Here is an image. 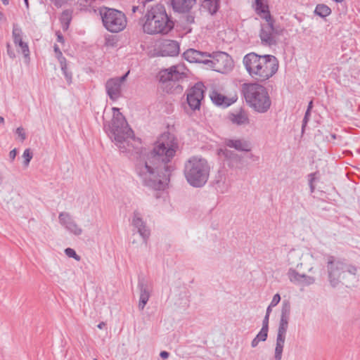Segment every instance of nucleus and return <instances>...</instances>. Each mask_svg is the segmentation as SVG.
<instances>
[{"mask_svg":"<svg viewBox=\"0 0 360 360\" xmlns=\"http://www.w3.org/2000/svg\"><path fill=\"white\" fill-rule=\"evenodd\" d=\"M179 148L177 139L163 133L146 158L136 164V172L143 184L154 190H164L169 181L172 167L168 165Z\"/></svg>","mask_w":360,"mask_h":360,"instance_id":"obj_1","label":"nucleus"},{"mask_svg":"<svg viewBox=\"0 0 360 360\" xmlns=\"http://www.w3.org/2000/svg\"><path fill=\"white\" fill-rule=\"evenodd\" d=\"M113 115L111 122L104 124V129L112 141L122 153H139L141 140L136 139L129 127L124 116L117 108H112Z\"/></svg>","mask_w":360,"mask_h":360,"instance_id":"obj_2","label":"nucleus"},{"mask_svg":"<svg viewBox=\"0 0 360 360\" xmlns=\"http://www.w3.org/2000/svg\"><path fill=\"white\" fill-rule=\"evenodd\" d=\"M243 63L251 78L259 82L268 80L278 69V60L272 55L249 53L243 57Z\"/></svg>","mask_w":360,"mask_h":360,"instance_id":"obj_3","label":"nucleus"},{"mask_svg":"<svg viewBox=\"0 0 360 360\" xmlns=\"http://www.w3.org/2000/svg\"><path fill=\"white\" fill-rule=\"evenodd\" d=\"M143 30L148 34H167L174 26L164 5L157 4L148 9L144 15Z\"/></svg>","mask_w":360,"mask_h":360,"instance_id":"obj_4","label":"nucleus"},{"mask_svg":"<svg viewBox=\"0 0 360 360\" xmlns=\"http://www.w3.org/2000/svg\"><path fill=\"white\" fill-rule=\"evenodd\" d=\"M327 269L329 281L333 287L340 283L350 287L356 280V267L336 259L333 256L328 257Z\"/></svg>","mask_w":360,"mask_h":360,"instance_id":"obj_5","label":"nucleus"},{"mask_svg":"<svg viewBox=\"0 0 360 360\" xmlns=\"http://www.w3.org/2000/svg\"><path fill=\"white\" fill-rule=\"evenodd\" d=\"M241 91L246 103L255 111L264 113L269 110L271 100L264 86L258 83H244L242 84Z\"/></svg>","mask_w":360,"mask_h":360,"instance_id":"obj_6","label":"nucleus"},{"mask_svg":"<svg viewBox=\"0 0 360 360\" xmlns=\"http://www.w3.org/2000/svg\"><path fill=\"white\" fill-rule=\"evenodd\" d=\"M210 172L207 161L193 156L184 164V174L187 182L193 187L201 188L207 183Z\"/></svg>","mask_w":360,"mask_h":360,"instance_id":"obj_7","label":"nucleus"},{"mask_svg":"<svg viewBox=\"0 0 360 360\" xmlns=\"http://www.w3.org/2000/svg\"><path fill=\"white\" fill-rule=\"evenodd\" d=\"M102 22L105 28L110 32L122 31L127 26L125 14L117 9L103 7L100 10Z\"/></svg>","mask_w":360,"mask_h":360,"instance_id":"obj_8","label":"nucleus"},{"mask_svg":"<svg viewBox=\"0 0 360 360\" xmlns=\"http://www.w3.org/2000/svg\"><path fill=\"white\" fill-rule=\"evenodd\" d=\"M206 65L216 72L225 74L230 72L234 65L231 57L229 54L219 51L210 53Z\"/></svg>","mask_w":360,"mask_h":360,"instance_id":"obj_9","label":"nucleus"},{"mask_svg":"<svg viewBox=\"0 0 360 360\" xmlns=\"http://www.w3.org/2000/svg\"><path fill=\"white\" fill-rule=\"evenodd\" d=\"M283 30L274 25V21L271 18L266 20V22L262 24L259 37L262 44L266 46L276 45L278 37L282 34Z\"/></svg>","mask_w":360,"mask_h":360,"instance_id":"obj_10","label":"nucleus"},{"mask_svg":"<svg viewBox=\"0 0 360 360\" xmlns=\"http://www.w3.org/2000/svg\"><path fill=\"white\" fill-rule=\"evenodd\" d=\"M185 67L179 64L160 72V81L162 83L175 82L183 80L186 77Z\"/></svg>","mask_w":360,"mask_h":360,"instance_id":"obj_11","label":"nucleus"},{"mask_svg":"<svg viewBox=\"0 0 360 360\" xmlns=\"http://www.w3.org/2000/svg\"><path fill=\"white\" fill-rule=\"evenodd\" d=\"M205 86L202 82L196 83L187 91V103L192 110H199L204 98Z\"/></svg>","mask_w":360,"mask_h":360,"instance_id":"obj_12","label":"nucleus"},{"mask_svg":"<svg viewBox=\"0 0 360 360\" xmlns=\"http://www.w3.org/2000/svg\"><path fill=\"white\" fill-rule=\"evenodd\" d=\"M22 29L17 24H13L12 30L13 43L17 47L18 52L23 55L26 63H29L30 60V49L27 43L22 40Z\"/></svg>","mask_w":360,"mask_h":360,"instance_id":"obj_13","label":"nucleus"},{"mask_svg":"<svg viewBox=\"0 0 360 360\" xmlns=\"http://www.w3.org/2000/svg\"><path fill=\"white\" fill-rule=\"evenodd\" d=\"M58 221L69 233L75 236H80L83 233L82 229L73 219L69 212H62L58 215Z\"/></svg>","mask_w":360,"mask_h":360,"instance_id":"obj_14","label":"nucleus"},{"mask_svg":"<svg viewBox=\"0 0 360 360\" xmlns=\"http://www.w3.org/2000/svg\"><path fill=\"white\" fill-rule=\"evenodd\" d=\"M131 224L142 238L143 243L146 244L150 231L146 226V221L143 219L141 214L138 210L133 212Z\"/></svg>","mask_w":360,"mask_h":360,"instance_id":"obj_15","label":"nucleus"},{"mask_svg":"<svg viewBox=\"0 0 360 360\" xmlns=\"http://www.w3.org/2000/svg\"><path fill=\"white\" fill-rule=\"evenodd\" d=\"M179 51V44L176 41L164 39L160 43L159 52L162 56H176Z\"/></svg>","mask_w":360,"mask_h":360,"instance_id":"obj_16","label":"nucleus"},{"mask_svg":"<svg viewBox=\"0 0 360 360\" xmlns=\"http://www.w3.org/2000/svg\"><path fill=\"white\" fill-rule=\"evenodd\" d=\"M210 53L189 49L184 53V58L190 63H199L206 65Z\"/></svg>","mask_w":360,"mask_h":360,"instance_id":"obj_17","label":"nucleus"},{"mask_svg":"<svg viewBox=\"0 0 360 360\" xmlns=\"http://www.w3.org/2000/svg\"><path fill=\"white\" fill-rule=\"evenodd\" d=\"M105 89L108 96L112 101H116L121 96L122 86L120 82L114 78L107 80Z\"/></svg>","mask_w":360,"mask_h":360,"instance_id":"obj_18","label":"nucleus"},{"mask_svg":"<svg viewBox=\"0 0 360 360\" xmlns=\"http://www.w3.org/2000/svg\"><path fill=\"white\" fill-rule=\"evenodd\" d=\"M228 117L233 124L240 126L249 124L248 113L245 110L241 108L230 112Z\"/></svg>","mask_w":360,"mask_h":360,"instance_id":"obj_19","label":"nucleus"},{"mask_svg":"<svg viewBox=\"0 0 360 360\" xmlns=\"http://www.w3.org/2000/svg\"><path fill=\"white\" fill-rule=\"evenodd\" d=\"M213 186L218 193L224 194L229 191L231 184L227 181L226 175L219 172L213 181Z\"/></svg>","mask_w":360,"mask_h":360,"instance_id":"obj_20","label":"nucleus"},{"mask_svg":"<svg viewBox=\"0 0 360 360\" xmlns=\"http://www.w3.org/2000/svg\"><path fill=\"white\" fill-rule=\"evenodd\" d=\"M196 0H171V6L174 12L188 13L195 4Z\"/></svg>","mask_w":360,"mask_h":360,"instance_id":"obj_21","label":"nucleus"},{"mask_svg":"<svg viewBox=\"0 0 360 360\" xmlns=\"http://www.w3.org/2000/svg\"><path fill=\"white\" fill-rule=\"evenodd\" d=\"M138 288L140 290L139 309L142 311L145 308L149 298L150 297V289L148 285L143 281H139L138 283Z\"/></svg>","mask_w":360,"mask_h":360,"instance_id":"obj_22","label":"nucleus"},{"mask_svg":"<svg viewBox=\"0 0 360 360\" xmlns=\"http://www.w3.org/2000/svg\"><path fill=\"white\" fill-rule=\"evenodd\" d=\"M210 98L215 105L219 106H223L224 108L231 105L237 100L236 96L228 98L214 91H212V93L210 94Z\"/></svg>","mask_w":360,"mask_h":360,"instance_id":"obj_23","label":"nucleus"},{"mask_svg":"<svg viewBox=\"0 0 360 360\" xmlns=\"http://www.w3.org/2000/svg\"><path fill=\"white\" fill-rule=\"evenodd\" d=\"M224 143L227 147L233 148L238 151L248 152L251 150L250 142L245 139H226Z\"/></svg>","mask_w":360,"mask_h":360,"instance_id":"obj_24","label":"nucleus"},{"mask_svg":"<svg viewBox=\"0 0 360 360\" xmlns=\"http://www.w3.org/2000/svg\"><path fill=\"white\" fill-rule=\"evenodd\" d=\"M201 8L210 14H215L219 8V0H201Z\"/></svg>","mask_w":360,"mask_h":360,"instance_id":"obj_25","label":"nucleus"},{"mask_svg":"<svg viewBox=\"0 0 360 360\" xmlns=\"http://www.w3.org/2000/svg\"><path fill=\"white\" fill-rule=\"evenodd\" d=\"M255 11L257 14L265 20L270 19L271 15L268 10V6L263 4L262 0H255Z\"/></svg>","mask_w":360,"mask_h":360,"instance_id":"obj_26","label":"nucleus"},{"mask_svg":"<svg viewBox=\"0 0 360 360\" xmlns=\"http://www.w3.org/2000/svg\"><path fill=\"white\" fill-rule=\"evenodd\" d=\"M302 254L300 251L291 250L288 254V262L290 265H295L297 269L302 266V263L299 262Z\"/></svg>","mask_w":360,"mask_h":360,"instance_id":"obj_27","label":"nucleus"},{"mask_svg":"<svg viewBox=\"0 0 360 360\" xmlns=\"http://www.w3.org/2000/svg\"><path fill=\"white\" fill-rule=\"evenodd\" d=\"M285 338L276 337V347L274 352V359L281 360Z\"/></svg>","mask_w":360,"mask_h":360,"instance_id":"obj_28","label":"nucleus"},{"mask_svg":"<svg viewBox=\"0 0 360 360\" xmlns=\"http://www.w3.org/2000/svg\"><path fill=\"white\" fill-rule=\"evenodd\" d=\"M287 276L290 281L295 285H299L302 278V274H299L295 269L290 268L287 272Z\"/></svg>","mask_w":360,"mask_h":360,"instance_id":"obj_29","label":"nucleus"},{"mask_svg":"<svg viewBox=\"0 0 360 360\" xmlns=\"http://www.w3.org/2000/svg\"><path fill=\"white\" fill-rule=\"evenodd\" d=\"M72 20V11L69 10L63 11L60 18L63 30H67Z\"/></svg>","mask_w":360,"mask_h":360,"instance_id":"obj_30","label":"nucleus"},{"mask_svg":"<svg viewBox=\"0 0 360 360\" xmlns=\"http://www.w3.org/2000/svg\"><path fill=\"white\" fill-rule=\"evenodd\" d=\"M331 9L326 4H320L316 5L314 13L321 18H325L331 14Z\"/></svg>","mask_w":360,"mask_h":360,"instance_id":"obj_31","label":"nucleus"},{"mask_svg":"<svg viewBox=\"0 0 360 360\" xmlns=\"http://www.w3.org/2000/svg\"><path fill=\"white\" fill-rule=\"evenodd\" d=\"M58 60L60 65L61 70L65 77L67 82L70 84L72 82V73L67 70V60L66 58L63 56L58 58Z\"/></svg>","mask_w":360,"mask_h":360,"instance_id":"obj_32","label":"nucleus"},{"mask_svg":"<svg viewBox=\"0 0 360 360\" xmlns=\"http://www.w3.org/2000/svg\"><path fill=\"white\" fill-rule=\"evenodd\" d=\"M288 321L289 319H288L283 318L280 319L276 337L285 338L286 332L288 328Z\"/></svg>","mask_w":360,"mask_h":360,"instance_id":"obj_33","label":"nucleus"},{"mask_svg":"<svg viewBox=\"0 0 360 360\" xmlns=\"http://www.w3.org/2000/svg\"><path fill=\"white\" fill-rule=\"evenodd\" d=\"M315 278L313 276H307L306 274H302V278L301 279V283L299 285L302 286H309L315 283Z\"/></svg>","mask_w":360,"mask_h":360,"instance_id":"obj_34","label":"nucleus"},{"mask_svg":"<svg viewBox=\"0 0 360 360\" xmlns=\"http://www.w3.org/2000/svg\"><path fill=\"white\" fill-rule=\"evenodd\" d=\"M220 155L224 156L228 160H234L238 158L237 154L228 149H221L219 152Z\"/></svg>","mask_w":360,"mask_h":360,"instance_id":"obj_35","label":"nucleus"},{"mask_svg":"<svg viewBox=\"0 0 360 360\" xmlns=\"http://www.w3.org/2000/svg\"><path fill=\"white\" fill-rule=\"evenodd\" d=\"M33 153L32 152L30 148H27L24 150L22 154V158L24 159L23 163L25 167H27L30 162V160L32 159Z\"/></svg>","mask_w":360,"mask_h":360,"instance_id":"obj_36","label":"nucleus"},{"mask_svg":"<svg viewBox=\"0 0 360 360\" xmlns=\"http://www.w3.org/2000/svg\"><path fill=\"white\" fill-rule=\"evenodd\" d=\"M290 312V304L286 302L283 303V307L281 309V319H289Z\"/></svg>","mask_w":360,"mask_h":360,"instance_id":"obj_37","label":"nucleus"},{"mask_svg":"<svg viewBox=\"0 0 360 360\" xmlns=\"http://www.w3.org/2000/svg\"><path fill=\"white\" fill-rule=\"evenodd\" d=\"M65 255L70 258H74L77 261H79L81 257L76 253L72 248H68L65 250Z\"/></svg>","mask_w":360,"mask_h":360,"instance_id":"obj_38","label":"nucleus"},{"mask_svg":"<svg viewBox=\"0 0 360 360\" xmlns=\"http://www.w3.org/2000/svg\"><path fill=\"white\" fill-rule=\"evenodd\" d=\"M268 330L267 329L262 328L259 332V333L256 335V339H258L259 341H265L268 336Z\"/></svg>","mask_w":360,"mask_h":360,"instance_id":"obj_39","label":"nucleus"},{"mask_svg":"<svg viewBox=\"0 0 360 360\" xmlns=\"http://www.w3.org/2000/svg\"><path fill=\"white\" fill-rule=\"evenodd\" d=\"M16 134L20 138L21 141H24L26 139V134L23 127H19L15 130Z\"/></svg>","mask_w":360,"mask_h":360,"instance_id":"obj_40","label":"nucleus"},{"mask_svg":"<svg viewBox=\"0 0 360 360\" xmlns=\"http://www.w3.org/2000/svg\"><path fill=\"white\" fill-rule=\"evenodd\" d=\"M7 54L8 55V56L13 59L16 57V55H15V52L14 51V49L11 47V46L10 45V44H7Z\"/></svg>","mask_w":360,"mask_h":360,"instance_id":"obj_41","label":"nucleus"},{"mask_svg":"<svg viewBox=\"0 0 360 360\" xmlns=\"http://www.w3.org/2000/svg\"><path fill=\"white\" fill-rule=\"evenodd\" d=\"M281 300V296L278 293H276L274 295L273 299L271 302V306H276Z\"/></svg>","mask_w":360,"mask_h":360,"instance_id":"obj_42","label":"nucleus"},{"mask_svg":"<svg viewBox=\"0 0 360 360\" xmlns=\"http://www.w3.org/2000/svg\"><path fill=\"white\" fill-rule=\"evenodd\" d=\"M310 112H305V115L304 117V119L302 120V131H304V129L306 127V124L309 119Z\"/></svg>","mask_w":360,"mask_h":360,"instance_id":"obj_43","label":"nucleus"},{"mask_svg":"<svg viewBox=\"0 0 360 360\" xmlns=\"http://www.w3.org/2000/svg\"><path fill=\"white\" fill-rule=\"evenodd\" d=\"M269 314H266L262 321V328L269 330Z\"/></svg>","mask_w":360,"mask_h":360,"instance_id":"obj_44","label":"nucleus"},{"mask_svg":"<svg viewBox=\"0 0 360 360\" xmlns=\"http://www.w3.org/2000/svg\"><path fill=\"white\" fill-rule=\"evenodd\" d=\"M185 21L186 22V23L188 24H191V23H193L194 22V20H195V18L193 15H191V14H187L185 17Z\"/></svg>","mask_w":360,"mask_h":360,"instance_id":"obj_45","label":"nucleus"},{"mask_svg":"<svg viewBox=\"0 0 360 360\" xmlns=\"http://www.w3.org/2000/svg\"><path fill=\"white\" fill-rule=\"evenodd\" d=\"M54 51L56 54V57L58 59L59 57L63 56V53H62L61 51L60 50L59 47L56 44L54 45Z\"/></svg>","mask_w":360,"mask_h":360,"instance_id":"obj_46","label":"nucleus"},{"mask_svg":"<svg viewBox=\"0 0 360 360\" xmlns=\"http://www.w3.org/2000/svg\"><path fill=\"white\" fill-rule=\"evenodd\" d=\"M17 155V150L15 148L13 149L9 153V158L11 161H13L16 157Z\"/></svg>","mask_w":360,"mask_h":360,"instance_id":"obj_47","label":"nucleus"},{"mask_svg":"<svg viewBox=\"0 0 360 360\" xmlns=\"http://www.w3.org/2000/svg\"><path fill=\"white\" fill-rule=\"evenodd\" d=\"M128 74H129V72H127L124 75H123L120 77H115V79L116 80H118L120 82V84L122 86V83L125 81Z\"/></svg>","mask_w":360,"mask_h":360,"instance_id":"obj_48","label":"nucleus"},{"mask_svg":"<svg viewBox=\"0 0 360 360\" xmlns=\"http://www.w3.org/2000/svg\"><path fill=\"white\" fill-rule=\"evenodd\" d=\"M57 41L60 43H64V37L60 32H56Z\"/></svg>","mask_w":360,"mask_h":360,"instance_id":"obj_49","label":"nucleus"},{"mask_svg":"<svg viewBox=\"0 0 360 360\" xmlns=\"http://www.w3.org/2000/svg\"><path fill=\"white\" fill-rule=\"evenodd\" d=\"M315 173H311L309 174V184H314V181L315 180Z\"/></svg>","mask_w":360,"mask_h":360,"instance_id":"obj_50","label":"nucleus"},{"mask_svg":"<svg viewBox=\"0 0 360 360\" xmlns=\"http://www.w3.org/2000/svg\"><path fill=\"white\" fill-rule=\"evenodd\" d=\"M259 342H260V341H259L258 339H256V337H255V338L252 340V342H251V346H252V347H256L258 345V344H259Z\"/></svg>","mask_w":360,"mask_h":360,"instance_id":"obj_51","label":"nucleus"},{"mask_svg":"<svg viewBox=\"0 0 360 360\" xmlns=\"http://www.w3.org/2000/svg\"><path fill=\"white\" fill-rule=\"evenodd\" d=\"M160 356L163 359H167L169 356V354L166 351H162L160 354Z\"/></svg>","mask_w":360,"mask_h":360,"instance_id":"obj_52","label":"nucleus"},{"mask_svg":"<svg viewBox=\"0 0 360 360\" xmlns=\"http://www.w3.org/2000/svg\"><path fill=\"white\" fill-rule=\"evenodd\" d=\"M313 106V102L311 101L309 104L306 112H310Z\"/></svg>","mask_w":360,"mask_h":360,"instance_id":"obj_53","label":"nucleus"},{"mask_svg":"<svg viewBox=\"0 0 360 360\" xmlns=\"http://www.w3.org/2000/svg\"><path fill=\"white\" fill-rule=\"evenodd\" d=\"M139 10V6H132V7H131V13H135Z\"/></svg>","mask_w":360,"mask_h":360,"instance_id":"obj_54","label":"nucleus"},{"mask_svg":"<svg viewBox=\"0 0 360 360\" xmlns=\"http://www.w3.org/2000/svg\"><path fill=\"white\" fill-rule=\"evenodd\" d=\"M105 326V323L104 322H101L98 324L97 327L99 328V329H103L104 327Z\"/></svg>","mask_w":360,"mask_h":360,"instance_id":"obj_55","label":"nucleus"},{"mask_svg":"<svg viewBox=\"0 0 360 360\" xmlns=\"http://www.w3.org/2000/svg\"><path fill=\"white\" fill-rule=\"evenodd\" d=\"M274 306H271V304L267 307L266 309V314H270L271 311V307H273Z\"/></svg>","mask_w":360,"mask_h":360,"instance_id":"obj_56","label":"nucleus"},{"mask_svg":"<svg viewBox=\"0 0 360 360\" xmlns=\"http://www.w3.org/2000/svg\"><path fill=\"white\" fill-rule=\"evenodd\" d=\"M309 187H310L311 193H313L314 191V190H315V187L314 186V184H309Z\"/></svg>","mask_w":360,"mask_h":360,"instance_id":"obj_57","label":"nucleus"},{"mask_svg":"<svg viewBox=\"0 0 360 360\" xmlns=\"http://www.w3.org/2000/svg\"><path fill=\"white\" fill-rule=\"evenodd\" d=\"M1 1L4 5H8L9 3L8 0H1Z\"/></svg>","mask_w":360,"mask_h":360,"instance_id":"obj_58","label":"nucleus"},{"mask_svg":"<svg viewBox=\"0 0 360 360\" xmlns=\"http://www.w3.org/2000/svg\"><path fill=\"white\" fill-rule=\"evenodd\" d=\"M4 123V118L1 116H0V124Z\"/></svg>","mask_w":360,"mask_h":360,"instance_id":"obj_59","label":"nucleus"},{"mask_svg":"<svg viewBox=\"0 0 360 360\" xmlns=\"http://www.w3.org/2000/svg\"><path fill=\"white\" fill-rule=\"evenodd\" d=\"M24 2H25V4L26 7L28 8L29 7L28 0H24Z\"/></svg>","mask_w":360,"mask_h":360,"instance_id":"obj_60","label":"nucleus"},{"mask_svg":"<svg viewBox=\"0 0 360 360\" xmlns=\"http://www.w3.org/2000/svg\"><path fill=\"white\" fill-rule=\"evenodd\" d=\"M4 18V14L0 11V20Z\"/></svg>","mask_w":360,"mask_h":360,"instance_id":"obj_61","label":"nucleus"},{"mask_svg":"<svg viewBox=\"0 0 360 360\" xmlns=\"http://www.w3.org/2000/svg\"><path fill=\"white\" fill-rule=\"evenodd\" d=\"M2 180H3V177H2L1 174L0 173V184H1Z\"/></svg>","mask_w":360,"mask_h":360,"instance_id":"obj_62","label":"nucleus"},{"mask_svg":"<svg viewBox=\"0 0 360 360\" xmlns=\"http://www.w3.org/2000/svg\"><path fill=\"white\" fill-rule=\"evenodd\" d=\"M336 3H341L343 0H333Z\"/></svg>","mask_w":360,"mask_h":360,"instance_id":"obj_63","label":"nucleus"},{"mask_svg":"<svg viewBox=\"0 0 360 360\" xmlns=\"http://www.w3.org/2000/svg\"><path fill=\"white\" fill-rule=\"evenodd\" d=\"M94 360H98V359H94Z\"/></svg>","mask_w":360,"mask_h":360,"instance_id":"obj_64","label":"nucleus"}]
</instances>
